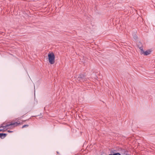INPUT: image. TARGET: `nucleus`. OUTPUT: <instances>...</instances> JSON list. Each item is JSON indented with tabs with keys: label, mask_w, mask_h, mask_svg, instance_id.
Masks as SVG:
<instances>
[{
	"label": "nucleus",
	"mask_w": 155,
	"mask_h": 155,
	"mask_svg": "<svg viewBox=\"0 0 155 155\" xmlns=\"http://www.w3.org/2000/svg\"><path fill=\"white\" fill-rule=\"evenodd\" d=\"M48 61L50 64H52L55 62V55L52 52L49 53L48 54Z\"/></svg>",
	"instance_id": "f257e3e1"
},
{
	"label": "nucleus",
	"mask_w": 155,
	"mask_h": 155,
	"mask_svg": "<svg viewBox=\"0 0 155 155\" xmlns=\"http://www.w3.org/2000/svg\"><path fill=\"white\" fill-rule=\"evenodd\" d=\"M122 153L121 154L122 155H130V154L128 153V151L127 150H125L124 149L122 150ZM112 153L109 154L108 155H121V154L119 153H114L112 151Z\"/></svg>",
	"instance_id": "f03ea898"
},
{
	"label": "nucleus",
	"mask_w": 155,
	"mask_h": 155,
	"mask_svg": "<svg viewBox=\"0 0 155 155\" xmlns=\"http://www.w3.org/2000/svg\"><path fill=\"white\" fill-rule=\"evenodd\" d=\"M77 79L78 80L81 81H84L87 80V78L85 77V75L84 74H80L78 76Z\"/></svg>",
	"instance_id": "7ed1b4c3"
},
{
	"label": "nucleus",
	"mask_w": 155,
	"mask_h": 155,
	"mask_svg": "<svg viewBox=\"0 0 155 155\" xmlns=\"http://www.w3.org/2000/svg\"><path fill=\"white\" fill-rule=\"evenodd\" d=\"M20 124V123H18V122H10V128L11 127L17 126Z\"/></svg>",
	"instance_id": "20e7f679"
},
{
	"label": "nucleus",
	"mask_w": 155,
	"mask_h": 155,
	"mask_svg": "<svg viewBox=\"0 0 155 155\" xmlns=\"http://www.w3.org/2000/svg\"><path fill=\"white\" fill-rule=\"evenodd\" d=\"M151 51L150 50H148L146 51H144L142 53V54H143L147 56L150 54Z\"/></svg>",
	"instance_id": "39448f33"
},
{
	"label": "nucleus",
	"mask_w": 155,
	"mask_h": 155,
	"mask_svg": "<svg viewBox=\"0 0 155 155\" xmlns=\"http://www.w3.org/2000/svg\"><path fill=\"white\" fill-rule=\"evenodd\" d=\"M9 126L10 124L5 125H4V124H2L0 126V128H3V129H6L7 127H9Z\"/></svg>",
	"instance_id": "423d86ee"
},
{
	"label": "nucleus",
	"mask_w": 155,
	"mask_h": 155,
	"mask_svg": "<svg viewBox=\"0 0 155 155\" xmlns=\"http://www.w3.org/2000/svg\"><path fill=\"white\" fill-rule=\"evenodd\" d=\"M7 134L5 133H0V137L2 139H4L7 135Z\"/></svg>",
	"instance_id": "0eeeda50"
},
{
	"label": "nucleus",
	"mask_w": 155,
	"mask_h": 155,
	"mask_svg": "<svg viewBox=\"0 0 155 155\" xmlns=\"http://www.w3.org/2000/svg\"><path fill=\"white\" fill-rule=\"evenodd\" d=\"M29 126L28 124H25L23 125L22 127V128H23L24 127H28Z\"/></svg>",
	"instance_id": "6e6552de"
},
{
	"label": "nucleus",
	"mask_w": 155,
	"mask_h": 155,
	"mask_svg": "<svg viewBox=\"0 0 155 155\" xmlns=\"http://www.w3.org/2000/svg\"><path fill=\"white\" fill-rule=\"evenodd\" d=\"M139 48L140 49V50L141 52L142 53L143 51L142 46H141V47H139Z\"/></svg>",
	"instance_id": "1a4fd4ad"
},
{
	"label": "nucleus",
	"mask_w": 155,
	"mask_h": 155,
	"mask_svg": "<svg viewBox=\"0 0 155 155\" xmlns=\"http://www.w3.org/2000/svg\"><path fill=\"white\" fill-rule=\"evenodd\" d=\"M5 130H4L3 129H1V128H0V132L2 131L3 132H4Z\"/></svg>",
	"instance_id": "9d476101"
},
{
	"label": "nucleus",
	"mask_w": 155,
	"mask_h": 155,
	"mask_svg": "<svg viewBox=\"0 0 155 155\" xmlns=\"http://www.w3.org/2000/svg\"><path fill=\"white\" fill-rule=\"evenodd\" d=\"M8 132H9L10 133V130H8Z\"/></svg>",
	"instance_id": "9b49d317"
},
{
	"label": "nucleus",
	"mask_w": 155,
	"mask_h": 155,
	"mask_svg": "<svg viewBox=\"0 0 155 155\" xmlns=\"http://www.w3.org/2000/svg\"><path fill=\"white\" fill-rule=\"evenodd\" d=\"M13 132V131H11V130H10V133H12V132Z\"/></svg>",
	"instance_id": "f8f14e48"
},
{
	"label": "nucleus",
	"mask_w": 155,
	"mask_h": 155,
	"mask_svg": "<svg viewBox=\"0 0 155 155\" xmlns=\"http://www.w3.org/2000/svg\"><path fill=\"white\" fill-rule=\"evenodd\" d=\"M34 89H35V87L34 86Z\"/></svg>",
	"instance_id": "ddd939ff"
},
{
	"label": "nucleus",
	"mask_w": 155,
	"mask_h": 155,
	"mask_svg": "<svg viewBox=\"0 0 155 155\" xmlns=\"http://www.w3.org/2000/svg\"><path fill=\"white\" fill-rule=\"evenodd\" d=\"M57 153H58V151H57Z\"/></svg>",
	"instance_id": "4468645a"
},
{
	"label": "nucleus",
	"mask_w": 155,
	"mask_h": 155,
	"mask_svg": "<svg viewBox=\"0 0 155 155\" xmlns=\"http://www.w3.org/2000/svg\"><path fill=\"white\" fill-rule=\"evenodd\" d=\"M36 116H32V117H35Z\"/></svg>",
	"instance_id": "2eb2a0df"
},
{
	"label": "nucleus",
	"mask_w": 155,
	"mask_h": 155,
	"mask_svg": "<svg viewBox=\"0 0 155 155\" xmlns=\"http://www.w3.org/2000/svg\"><path fill=\"white\" fill-rule=\"evenodd\" d=\"M10 55H12L11 54H10Z\"/></svg>",
	"instance_id": "dca6fc26"
}]
</instances>
